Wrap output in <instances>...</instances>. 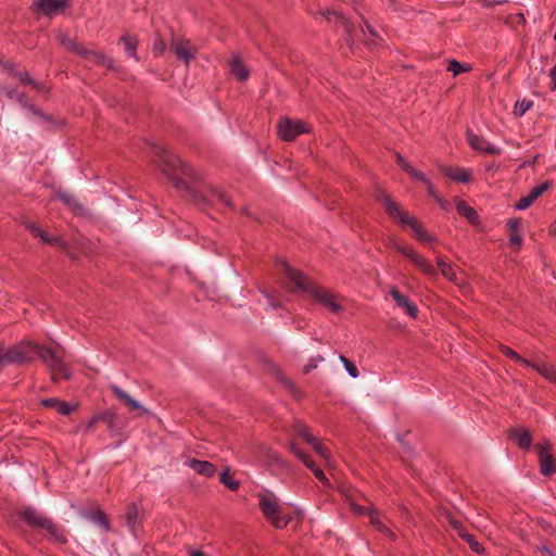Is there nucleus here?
I'll use <instances>...</instances> for the list:
<instances>
[{"instance_id": "obj_1", "label": "nucleus", "mask_w": 556, "mask_h": 556, "mask_svg": "<svg viewBox=\"0 0 556 556\" xmlns=\"http://www.w3.org/2000/svg\"><path fill=\"white\" fill-rule=\"evenodd\" d=\"M35 355H38L49 367L54 381L70 378L67 367L50 348L30 342L21 343L9 349L4 348L5 364H21L30 361Z\"/></svg>"}, {"instance_id": "obj_2", "label": "nucleus", "mask_w": 556, "mask_h": 556, "mask_svg": "<svg viewBox=\"0 0 556 556\" xmlns=\"http://www.w3.org/2000/svg\"><path fill=\"white\" fill-rule=\"evenodd\" d=\"M281 273L293 283L296 291L308 293L316 302L327 307L332 313H339L342 309L337 296L327 289H324L308 280L302 273L292 268L286 261L278 263Z\"/></svg>"}, {"instance_id": "obj_3", "label": "nucleus", "mask_w": 556, "mask_h": 556, "mask_svg": "<svg viewBox=\"0 0 556 556\" xmlns=\"http://www.w3.org/2000/svg\"><path fill=\"white\" fill-rule=\"evenodd\" d=\"M378 200L383 205L388 215L397 219L403 226H408L412 230L413 236L421 243L429 244L435 241V238L428 233L422 225L406 211H403L397 203L391 200L389 195L380 192Z\"/></svg>"}, {"instance_id": "obj_4", "label": "nucleus", "mask_w": 556, "mask_h": 556, "mask_svg": "<svg viewBox=\"0 0 556 556\" xmlns=\"http://www.w3.org/2000/svg\"><path fill=\"white\" fill-rule=\"evenodd\" d=\"M257 500L263 516L273 527L282 529L291 521V516L282 511L278 497L273 492L258 493Z\"/></svg>"}, {"instance_id": "obj_5", "label": "nucleus", "mask_w": 556, "mask_h": 556, "mask_svg": "<svg viewBox=\"0 0 556 556\" xmlns=\"http://www.w3.org/2000/svg\"><path fill=\"white\" fill-rule=\"evenodd\" d=\"M156 150L160 156V167L170 179L175 180L178 174L186 176L191 175L189 165L182 162L177 155L162 148H157Z\"/></svg>"}, {"instance_id": "obj_6", "label": "nucleus", "mask_w": 556, "mask_h": 556, "mask_svg": "<svg viewBox=\"0 0 556 556\" xmlns=\"http://www.w3.org/2000/svg\"><path fill=\"white\" fill-rule=\"evenodd\" d=\"M61 43L66 47L68 50L75 51L80 54L87 62L91 64L104 65L108 67H112L111 59L106 58L102 53H99L94 50L80 47L74 40L66 36H60Z\"/></svg>"}, {"instance_id": "obj_7", "label": "nucleus", "mask_w": 556, "mask_h": 556, "mask_svg": "<svg viewBox=\"0 0 556 556\" xmlns=\"http://www.w3.org/2000/svg\"><path fill=\"white\" fill-rule=\"evenodd\" d=\"M277 128L280 138L285 141H291L299 135L306 134L311 130L306 122L291 118H282L278 123Z\"/></svg>"}, {"instance_id": "obj_8", "label": "nucleus", "mask_w": 556, "mask_h": 556, "mask_svg": "<svg viewBox=\"0 0 556 556\" xmlns=\"http://www.w3.org/2000/svg\"><path fill=\"white\" fill-rule=\"evenodd\" d=\"M22 517L29 526L46 529L52 535H56L58 527L34 508L27 507L23 509Z\"/></svg>"}, {"instance_id": "obj_9", "label": "nucleus", "mask_w": 556, "mask_h": 556, "mask_svg": "<svg viewBox=\"0 0 556 556\" xmlns=\"http://www.w3.org/2000/svg\"><path fill=\"white\" fill-rule=\"evenodd\" d=\"M298 433L312 445L313 450L324 459L327 467H332L331 454L325 445H323L304 426L298 428Z\"/></svg>"}, {"instance_id": "obj_10", "label": "nucleus", "mask_w": 556, "mask_h": 556, "mask_svg": "<svg viewBox=\"0 0 556 556\" xmlns=\"http://www.w3.org/2000/svg\"><path fill=\"white\" fill-rule=\"evenodd\" d=\"M298 433L312 445L313 450L324 459L327 467H332L331 454L325 445H323L304 426L298 428Z\"/></svg>"}, {"instance_id": "obj_11", "label": "nucleus", "mask_w": 556, "mask_h": 556, "mask_svg": "<svg viewBox=\"0 0 556 556\" xmlns=\"http://www.w3.org/2000/svg\"><path fill=\"white\" fill-rule=\"evenodd\" d=\"M536 448L542 475L549 476L555 473L556 462L553 455L549 453V445L547 443L539 444Z\"/></svg>"}, {"instance_id": "obj_12", "label": "nucleus", "mask_w": 556, "mask_h": 556, "mask_svg": "<svg viewBox=\"0 0 556 556\" xmlns=\"http://www.w3.org/2000/svg\"><path fill=\"white\" fill-rule=\"evenodd\" d=\"M291 451L294 453V455L303 462V464L309 468L314 476L316 477V479L325 486V488H330L331 484H330V481L329 479L327 478V476L325 475V472L315 466L314 462L311 459V457L308 455H306L305 453H303L300 448H298L294 444L291 445Z\"/></svg>"}, {"instance_id": "obj_13", "label": "nucleus", "mask_w": 556, "mask_h": 556, "mask_svg": "<svg viewBox=\"0 0 556 556\" xmlns=\"http://www.w3.org/2000/svg\"><path fill=\"white\" fill-rule=\"evenodd\" d=\"M467 140L471 149L486 153V154H500L501 149L489 141H486L484 138L479 137L472 131L467 132Z\"/></svg>"}, {"instance_id": "obj_14", "label": "nucleus", "mask_w": 556, "mask_h": 556, "mask_svg": "<svg viewBox=\"0 0 556 556\" xmlns=\"http://www.w3.org/2000/svg\"><path fill=\"white\" fill-rule=\"evenodd\" d=\"M66 5V0H36L33 9L47 16H53Z\"/></svg>"}, {"instance_id": "obj_15", "label": "nucleus", "mask_w": 556, "mask_h": 556, "mask_svg": "<svg viewBox=\"0 0 556 556\" xmlns=\"http://www.w3.org/2000/svg\"><path fill=\"white\" fill-rule=\"evenodd\" d=\"M441 173L450 179L457 182H468L471 179V170L468 168L455 167L451 165H440Z\"/></svg>"}, {"instance_id": "obj_16", "label": "nucleus", "mask_w": 556, "mask_h": 556, "mask_svg": "<svg viewBox=\"0 0 556 556\" xmlns=\"http://www.w3.org/2000/svg\"><path fill=\"white\" fill-rule=\"evenodd\" d=\"M176 56L188 64L195 55V48L189 40H176L173 42Z\"/></svg>"}, {"instance_id": "obj_17", "label": "nucleus", "mask_w": 556, "mask_h": 556, "mask_svg": "<svg viewBox=\"0 0 556 556\" xmlns=\"http://www.w3.org/2000/svg\"><path fill=\"white\" fill-rule=\"evenodd\" d=\"M391 296L396 302V304L405 309L407 315L415 318L418 313V308L416 304L409 299L408 295L402 294L397 289L393 288L390 291Z\"/></svg>"}, {"instance_id": "obj_18", "label": "nucleus", "mask_w": 556, "mask_h": 556, "mask_svg": "<svg viewBox=\"0 0 556 556\" xmlns=\"http://www.w3.org/2000/svg\"><path fill=\"white\" fill-rule=\"evenodd\" d=\"M186 465L203 477H213L216 473V467L207 460L190 459Z\"/></svg>"}, {"instance_id": "obj_19", "label": "nucleus", "mask_w": 556, "mask_h": 556, "mask_svg": "<svg viewBox=\"0 0 556 556\" xmlns=\"http://www.w3.org/2000/svg\"><path fill=\"white\" fill-rule=\"evenodd\" d=\"M509 437L517 443L520 448L528 450L531 446L532 438L530 432L522 427L515 428L510 431Z\"/></svg>"}, {"instance_id": "obj_20", "label": "nucleus", "mask_w": 556, "mask_h": 556, "mask_svg": "<svg viewBox=\"0 0 556 556\" xmlns=\"http://www.w3.org/2000/svg\"><path fill=\"white\" fill-rule=\"evenodd\" d=\"M230 74L240 81H244L250 76V71L240 58L233 56L229 63Z\"/></svg>"}, {"instance_id": "obj_21", "label": "nucleus", "mask_w": 556, "mask_h": 556, "mask_svg": "<svg viewBox=\"0 0 556 556\" xmlns=\"http://www.w3.org/2000/svg\"><path fill=\"white\" fill-rule=\"evenodd\" d=\"M113 393L116 395L117 399L123 401L131 410L140 409L143 413H148V409H146L138 401L132 399L128 393H126L124 390L118 388L117 386L111 387Z\"/></svg>"}, {"instance_id": "obj_22", "label": "nucleus", "mask_w": 556, "mask_h": 556, "mask_svg": "<svg viewBox=\"0 0 556 556\" xmlns=\"http://www.w3.org/2000/svg\"><path fill=\"white\" fill-rule=\"evenodd\" d=\"M41 404L45 407L55 409L59 414H61L63 416L70 415L72 413V410L74 409L73 405L68 404L67 402L55 399V397L45 399L41 401Z\"/></svg>"}, {"instance_id": "obj_23", "label": "nucleus", "mask_w": 556, "mask_h": 556, "mask_svg": "<svg viewBox=\"0 0 556 556\" xmlns=\"http://www.w3.org/2000/svg\"><path fill=\"white\" fill-rule=\"evenodd\" d=\"M455 205L457 212L465 217L470 224H477L479 220V216L477 212L469 206L465 201L460 199L455 200Z\"/></svg>"}, {"instance_id": "obj_24", "label": "nucleus", "mask_w": 556, "mask_h": 556, "mask_svg": "<svg viewBox=\"0 0 556 556\" xmlns=\"http://www.w3.org/2000/svg\"><path fill=\"white\" fill-rule=\"evenodd\" d=\"M531 368L535 369L539 374H541L545 379L551 382L556 383V368L546 363H531Z\"/></svg>"}, {"instance_id": "obj_25", "label": "nucleus", "mask_w": 556, "mask_h": 556, "mask_svg": "<svg viewBox=\"0 0 556 556\" xmlns=\"http://www.w3.org/2000/svg\"><path fill=\"white\" fill-rule=\"evenodd\" d=\"M121 40L124 45V49H125L127 56L134 58L138 62L139 58L136 52L137 46H138V40L136 39V37L130 36V35H125L122 37Z\"/></svg>"}, {"instance_id": "obj_26", "label": "nucleus", "mask_w": 556, "mask_h": 556, "mask_svg": "<svg viewBox=\"0 0 556 556\" xmlns=\"http://www.w3.org/2000/svg\"><path fill=\"white\" fill-rule=\"evenodd\" d=\"M410 261L425 274L430 276L437 274L435 267L420 254L416 253Z\"/></svg>"}, {"instance_id": "obj_27", "label": "nucleus", "mask_w": 556, "mask_h": 556, "mask_svg": "<svg viewBox=\"0 0 556 556\" xmlns=\"http://www.w3.org/2000/svg\"><path fill=\"white\" fill-rule=\"evenodd\" d=\"M437 264L440 268V271L441 274L446 278L448 279L450 281L454 282V283H458L457 281V276H456V273H455V269L454 267L452 266V264L450 263H446L444 260H442L441 257H438L437 260Z\"/></svg>"}, {"instance_id": "obj_28", "label": "nucleus", "mask_w": 556, "mask_h": 556, "mask_svg": "<svg viewBox=\"0 0 556 556\" xmlns=\"http://www.w3.org/2000/svg\"><path fill=\"white\" fill-rule=\"evenodd\" d=\"M219 481L231 491H236L240 486V482L230 475L228 468L219 475Z\"/></svg>"}, {"instance_id": "obj_29", "label": "nucleus", "mask_w": 556, "mask_h": 556, "mask_svg": "<svg viewBox=\"0 0 556 556\" xmlns=\"http://www.w3.org/2000/svg\"><path fill=\"white\" fill-rule=\"evenodd\" d=\"M391 247L408 257L409 260L417 253L410 245L399 242L396 239L391 240Z\"/></svg>"}, {"instance_id": "obj_30", "label": "nucleus", "mask_w": 556, "mask_h": 556, "mask_svg": "<svg viewBox=\"0 0 556 556\" xmlns=\"http://www.w3.org/2000/svg\"><path fill=\"white\" fill-rule=\"evenodd\" d=\"M533 105V102L529 99H522L517 101L514 108V114L518 117L525 115Z\"/></svg>"}, {"instance_id": "obj_31", "label": "nucleus", "mask_w": 556, "mask_h": 556, "mask_svg": "<svg viewBox=\"0 0 556 556\" xmlns=\"http://www.w3.org/2000/svg\"><path fill=\"white\" fill-rule=\"evenodd\" d=\"M502 352L505 356L516 361L517 363L526 366V367H530L531 366V362H529L528 359L521 357L518 353H516L514 350H511L510 348L508 346H504L502 348Z\"/></svg>"}, {"instance_id": "obj_32", "label": "nucleus", "mask_w": 556, "mask_h": 556, "mask_svg": "<svg viewBox=\"0 0 556 556\" xmlns=\"http://www.w3.org/2000/svg\"><path fill=\"white\" fill-rule=\"evenodd\" d=\"M56 198L73 211L81 210V206L77 203L76 199L68 193H59Z\"/></svg>"}, {"instance_id": "obj_33", "label": "nucleus", "mask_w": 556, "mask_h": 556, "mask_svg": "<svg viewBox=\"0 0 556 556\" xmlns=\"http://www.w3.org/2000/svg\"><path fill=\"white\" fill-rule=\"evenodd\" d=\"M340 362L343 364L345 370L352 378H357L359 372L354 363H352L350 359H348L345 356L340 355L339 356Z\"/></svg>"}, {"instance_id": "obj_34", "label": "nucleus", "mask_w": 556, "mask_h": 556, "mask_svg": "<svg viewBox=\"0 0 556 556\" xmlns=\"http://www.w3.org/2000/svg\"><path fill=\"white\" fill-rule=\"evenodd\" d=\"M469 70H470V66L459 63L456 60H452L447 66V71L453 73L454 76H456L460 73H464V72H468Z\"/></svg>"}, {"instance_id": "obj_35", "label": "nucleus", "mask_w": 556, "mask_h": 556, "mask_svg": "<svg viewBox=\"0 0 556 556\" xmlns=\"http://www.w3.org/2000/svg\"><path fill=\"white\" fill-rule=\"evenodd\" d=\"M462 538L469 544L471 551L477 554H481L483 552L482 545L469 533L462 534Z\"/></svg>"}, {"instance_id": "obj_36", "label": "nucleus", "mask_w": 556, "mask_h": 556, "mask_svg": "<svg viewBox=\"0 0 556 556\" xmlns=\"http://www.w3.org/2000/svg\"><path fill=\"white\" fill-rule=\"evenodd\" d=\"M29 230L33 232L34 236L39 237L43 242L52 243L53 238L49 236L43 229L39 228L38 226L30 225Z\"/></svg>"}, {"instance_id": "obj_37", "label": "nucleus", "mask_w": 556, "mask_h": 556, "mask_svg": "<svg viewBox=\"0 0 556 556\" xmlns=\"http://www.w3.org/2000/svg\"><path fill=\"white\" fill-rule=\"evenodd\" d=\"M165 49H166V43H165V41H164L162 38L156 37V38L154 39V42H153V48H152L153 53H154L155 55H161V54H163V52L165 51Z\"/></svg>"}, {"instance_id": "obj_38", "label": "nucleus", "mask_w": 556, "mask_h": 556, "mask_svg": "<svg viewBox=\"0 0 556 556\" xmlns=\"http://www.w3.org/2000/svg\"><path fill=\"white\" fill-rule=\"evenodd\" d=\"M323 361L324 357H321L320 355L311 357L307 364L304 366V371L309 372L311 370L315 369L318 366V364L321 363Z\"/></svg>"}, {"instance_id": "obj_39", "label": "nucleus", "mask_w": 556, "mask_h": 556, "mask_svg": "<svg viewBox=\"0 0 556 556\" xmlns=\"http://www.w3.org/2000/svg\"><path fill=\"white\" fill-rule=\"evenodd\" d=\"M521 243L522 239L518 232H515L509 237V244L515 251H518L520 249Z\"/></svg>"}, {"instance_id": "obj_40", "label": "nucleus", "mask_w": 556, "mask_h": 556, "mask_svg": "<svg viewBox=\"0 0 556 556\" xmlns=\"http://www.w3.org/2000/svg\"><path fill=\"white\" fill-rule=\"evenodd\" d=\"M552 187L549 181H545L536 187H534L531 191H533L536 197H541L545 191H547Z\"/></svg>"}, {"instance_id": "obj_41", "label": "nucleus", "mask_w": 556, "mask_h": 556, "mask_svg": "<svg viewBox=\"0 0 556 556\" xmlns=\"http://www.w3.org/2000/svg\"><path fill=\"white\" fill-rule=\"evenodd\" d=\"M532 204V201L529 199L528 195L522 197L519 199V201L516 203V208L519 211L527 210Z\"/></svg>"}, {"instance_id": "obj_42", "label": "nucleus", "mask_w": 556, "mask_h": 556, "mask_svg": "<svg viewBox=\"0 0 556 556\" xmlns=\"http://www.w3.org/2000/svg\"><path fill=\"white\" fill-rule=\"evenodd\" d=\"M136 516H137L136 507L135 506L129 507L127 510V514H126L127 523L132 525L135 522Z\"/></svg>"}, {"instance_id": "obj_43", "label": "nucleus", "mask_w": 556, "mask_h": 556, "mask_svg": "<svg viewBox=\"0 0 556 556\" xmlns=\"http://www.w3.org/2000/svg\"><path fill=\"white\" fill-rule=\"evenodd\" d=\"M409 176L416 180L424 182V184L428 180L426 175L422 172L417 170L416 168L409 174Z\"/></svg>"}, {"instance_id": "obj_44", "label": "nucleus", "mask_w": 556, "mask_h": 556, "mask_svg": "<svg viewBox=\"0 0 556 556\" xmlns=\"http://www.w3.org/2000/svg\"><path fill=\"white\" fill-rule=\"evenodd\" d=\"M519 225H520V220L517 219V218H514V219H509L507 222V227L515 232H517L518 228H519Z\"/></svg>"}, {"instance_id": "obj_45", "label": "nucleus", "mask_w": 556, "mask_h": 556, "mask_svg": "<svg viewBox=\"0 0 556 556\" xmlns=\"http://www.w3.org/2000/svg\"><path fill=\"white\" fill-rule=\"evenodd\" d=\"M425 185H426V188H427L428 193H429L431 197H433L434 199H437L439 195H438V193L435 192V189H434L433 185L431 184V181L428 179V180L425 182Z\"/></svg>"}, {"instance_id": "obj_46", "label": "nucleus", "mask_w": 556, "mask_h": 556, "mask_svg": "<svg viewBox=\"0 0 556 556\" xmlns=\"http://www.w3.org/2000/svg\"><path fill=\"white\" fill-rule=\"evenodd\" d=\"M536 549L542 556H555L554 553L545 545L538 546Z\"/></svg>"}, {"instance_id": "obj_47", "label": "nucleus", "mask_w": 556, "mask_h": 556, "mask_svg": "<svg viewBox=\"0 0 556 556\" xmlns=\"http://www.w3.org/2000/svg\"><path fill=\"white\" fill-rule=\"evenodd\" d=\"M549 77H551V89L552 90H556V65L549 72Z\"/></svg>"}, {"instance_id": "obj_48", "label": "nucleus", "mask_w": 556, "mask_h": 556, "mask_svg": "<svg viewBox=\"0 0 556 556\" xmlns=\"http://www.w3.org/2000/svg\"><path fill=\"white\" fill-rule=\"evenodd\" d=\"M396 161H397V164L402 167V169L404 167L407 166V164H409L402 155L397 154L396 156Z\"/></svg>"}, {"instance_id": "obj_49", "label": "nucleus", "mask_w": 556, "mask_h": 556, "mask_svg": "<svg viewBox=\"0 0 556 556\" xmlns=\"http://www.w3.org/2000/svg\"><path fill=\"white\" fill-rule=\"evenodd\" d=\"M5 364L4 346L0 344V365Z\"/></svg>"}, {"instance_id": "obj_50", "label": "nucleus", "mask_w": 556, "mask_h": 556, "mask_svg": "<svg viewBox=\"0 0 556 556\" xmlns=\"http://www.w3.org/2000/svg\"><path fill=\"white\" fill-rule=\"evenodd\" d=\"M342 24H343V27H344L345 31L348 33V35L352 36L351 35V25L344 20H342Z\"/></svg>"}, {"instance_id": "obj_51", "label": "nucleus", "mask_w": 556, "mask_h": 556, "mask_svg": "<svg viewBox=\"0 0 556 556\" xmlns=\"http://www.w3.org/2000/svg\"><path fill=\"white\" fill-rule=\"evenodd\" d=\"M435 201L440 204V206H441L442 208H444V210H448L447 204H446V203H445V202H444L440 197H438V198L435 199Z\"/></svg>"}, {"instance_id": "obj_52", "label": "nucleus", "mask_w": 556, "mask_h": 556, "mask_svg": "<svg viewBox=\"0 0 556 556\" xmlns=\"http://www.w3.org/2000/svg\"><path fill=\"white\" fill-rule=\"evenodd\" d=\"M189 556H205L204 553H202L201 551H197V549H191L189 552Z\"/></svg>"}, {"instance_id": "obj_53", "label": "nucleus", "mask_w": 556, "mask_h": 556, "mask_svg": "<svg viewBox=\"0 0 556 556\" xmlns=\"http://www.w3.org/2000/svg\"><path fill=\"white\" fill-rule=\"evenodd\" d=\"M219 198H220V200H222L226 205H228V206H230V205H231V204H230V202H229V200L226 198V195H225L224 193H220V194H219Z\"/></svg>"}, {"instance_id": "obj_54", "label": "nucleus", "mask_w": 556, "mask_h": 556, "mask_svg": "<svg viewBox=\"0 0 556 556\" xmlns=\"http://www.w3.org/2000/svg\"><path fill=\"white\" fill-rule=\"evenodd\" d=\"M370 521H371V523L377 525V527L380 528V526H381L380 521L377 520V517L375 515L370 516Z\"/></svg>"}, {"instance_id": "obj_55", "label": "nucleus", "mask_w": 556, "mask_h": 556, "mask_svg": "<svg viewBox=\"0 0 556 556\" xmlns=\"http://www.w3.org/2000/svg\"><path fill=\"white\" fill-rule=\"evenodd\" d=\"M414 169H415V168H414L410 164H407V166L403 168V170H405L408 175H409Z\"/></svg>"}, {"instance_id": "obj_56", "label": "nucleus", "mask_w": 556, "mask_h": 556, "mask_svg": "<svg viewBox=\"0 0 556 556\" xmlns=\"http://www.w3.org/2000/svg\"><path fill=\"white\" fill-rule=\"evenodd\" d=\"M528 197L532 201V203L538 199L536 194L533 191H530Z\"/></svg>"}, {"instance_id": "obj_57", "label": "nucleus", "mask_w": 556, "mask_h": 556, "mask_svg": "<svg viewBox=\"0 0 556 556\" xmlns=\"http://www.w3.org/2000/svg\"><path fill=\"white\" fill-rule=\"evenodd\" d=\"M366 28H367V30H368L372 36H375V35H376V34H375V31H374V29L371 28V26L366 25Z\"/></svg>"}, {"instance_id": "obj_58", "label": "nucleus", "mask_w": 556, "mask_h": 556, "mask_svg": "<svg viewBox=\"0 0 556 556\" xmlns=\"http://www.w3.org/2000/svg\"><path fill=\"white\" fill-rule=\"evenodd\" d=\"M54 536L59 539V530L56 531V535H54ZM60 539H61V541H64V538L60 536Z\"/></svg>"}, {"instance_id": "obj_59", "label": "nucleus", "mask_w": 556, "mask_h": 556, "mask_svg": "<svg viewBox=\"0 0 556 556\" xmlns=\"http://www.w3.org/2000/svg\"><path fill=\"white\" fill-rule=\"evenodd\" d=\"M25 81L30 83V78L28 77V75H26Z\"/></svg>"}, {"instance_id": "obj_60", "label": "nucleus", "mask_w": 556, "mask_h": 556, "mask_svg": "<svg viewBox=\"0 0 556 556\" xmlns=\"http://www.w3.org/2000/svg\"><path fill=\"white\" fill-rule=\"evenodd\" d=\"M554 232L556 233V228H555V231H554Z\"/></svg>"}]
</instances>
